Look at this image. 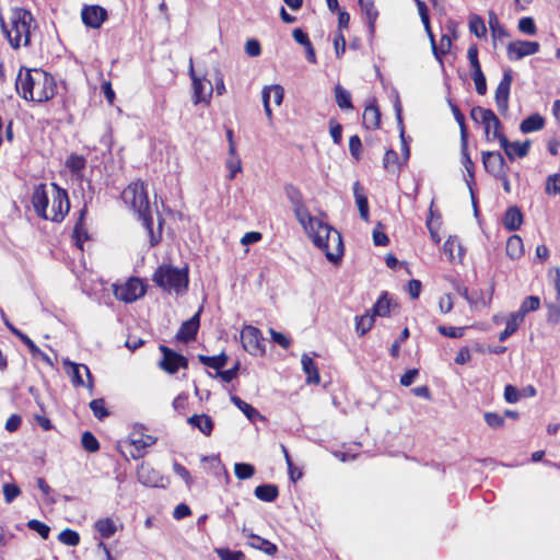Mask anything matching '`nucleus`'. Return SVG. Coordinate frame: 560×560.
<instances>
[{"instance_id": "obj_9", "label": "nucleus", "mask_w": 560, "mask_h": 560, "mask_svg": "<svg viewBox=\"0 0 560 560\" xmlns=\"http://www.w3.org/2000/svg\"><path fill=\"white\" fill-rule=\"evenodd\" d=\"M189 74L192 80V89H194V103H206L209 104L212 92H213V85L212 83L207 80L206 78H199L196 75L194 66H192V59L189 61Z\"/></svg>"}, {"instance_id": "obj_10", "label": "nucleus", "mask_w": 560, "mask_h": 560, "mask_svg": "<svg viewBox=\"0 0 560 560\" xmlns=\"http://www.w3.org/2000/svg\"><path fill=\"white\" fill-rule=\"evenodd\" d=\"M159 349L163 354L162 360L159 362V366L166 373L174 374L179 368L186 369L188 366V360L184 355L173 351L164 345H161Z\"/></svg>"}, {"instance_id": "obj_32", "label": "nucleus", "mask_w": 560, "mask_h": 560, "mask_svg": "<svg viewBox=\"0 0 560 560\" xmlns=\"http://www.w3.org/2000/svg\"><path fill=\"white\" fill-rule=\"evenodd\" d=\"M544 124V118L538 114H534L522 121L520 129L523 133H529L542 129Z\"/></svg>"}, {"instance_id": "obj_3", "label": "nucleus", "mask_w": 560, "mask_h": 560, "mask_svg": "<svg viewBox=\"0 0 560 560\" xmlns=\"http://www.w3.org/2000/svg\"><path fill=\"white\" fill-rule=\"evenodd\" d=\"M2 31L13 49L27 47L31 44L32 32L36 30L33 14L22 8L11 9L8 21H1Z\"/></svg>"}, {"instance_id": "obj_47", "label": "nucleus", "mask_w": 560, "mask_h": 560, "mask_svg": "<svg viewBox=\"0 0 560 560\" xmlns=\"http://www.w3.org/2000/svg\"><path fill=\"white\" fill-rule=\"evenodd\" d=\"M90 408L94 417L97 418L98 420H103L108 416V411L105 407V401L102 398L93 399L90 402Z\"/></svg>"}, {"instance_id": "obj_29", "label": "nucleus", "mask_w": 560, "mask_h": 560, "mask_svg": "<svg viewBox=\"0 0 560 560\" xmlns=\"http://www.w3.org/2000/svg\"><path fill=\"white\" fill-rule=\"evenodd\" d=\"M85 159L77 154H71L66 161V166L80 180L83 178L82 171L85 168Z\"/></svg>"}, {"instance_id": "obj_45", "label": "nucleus", "mask_w": 560, "mask_h": 560, "mask_svg": "<svg viewBox=\"0 0 560 560\" xmlns=\"http://www.w3.org/2000/svg\"><path fill=\"white\" fill-rule=\"evenodd\" d=\"M469 31L479 38L483 37L487 33L483 20L478 15H471L469 19Z\"/></svg>"}, {"instance_id": "obj_12", "label": "nucleus", "mask_w": 560, "mask_h": 560, "mask_svg": "<svg viewBox=\"0 0 560 560\" xmlns=\"http://www.w3.org/2000/svg\"><path fill=\"white\" fill-rule=\"evenodd\" d=\"M539 43L528 40H514L508 45V57L511 60H520L526 56L536 54L539 50Z\"/></svg>"}, {"instance_id": "obj_60", "label": "nucleus", "mask_w": 560, "mask_h": 560, "mask_svg": "<svg viewBox=\"0 0 560 560\" xmlns=\"http://www.w3.org/2000/svg\"><path fill=\"white\" fill-rule=\"evenodd\" d=\"M285 194H287V197L290 200L293 208L303 203L301 192L295 187H293V186L287 187Z\"/></svg>"}, {"instance_id": "obj_56", "label": "nucleus", "mask_w": 560, "mask_h": 560, "mask_svg": "<svg viewBox=\"0 0 560 560\" xmlns=\"http://www.w3.org/2000/svg\"><path fill=\"white\" fill-rule=\"evenodd\" d=\"M518 30L527 35H534L536 34V25L532 18H522L518 21Z\"/></svg>"}, {"instance_id": "obj_46", "label": "nucleus", "mask_w": 560, "mask_h": 560, "mask_svg": "<svg viewBox=\"0 0 560 560\" xmlns=\"http://www.w3.org/2000/svg\"><path fill=\"white\" fill-rule=\"evenodd\" d=\"M234 472L238 479L245 480L254 476L255 468L250 464L236 463L234 466Z\"/></svg>"}, {"instance_id": "obj_49", "label": "nucleus", "mask_w": 560, "mask_h": 560, "mask_svg": "<svg viewBox=\"0 0 560 560\" xmlns=\"http://www.w3.org/2000/svg\"><path fill=\"white\" fill-rule=\"evenodd\" d=\"M489 25L492 32V36L494 38H501L508 36L505 28L500 25L498 18L494 13H490L489 15Z\"/></svg>"}, {"instance_id": "obj_42", "label": "nucleus", "mask_w": 560, "mask_h": 560, "mask_svg": "<svg viewBox=\"0 0 560 560\" xmlns=\"http://www.w3.org/2000/svg\"><path fill=\"white\" fill-rule=\"evenodd\" d=\"M471 78L475 82L476 92L480 95H485L487 92V82L481 67L471 69Z\"/></svg>"}, {"instance_id": "obj_14", "label": "nucleus", "mask_w": 560, "mask_h": 560, "mask_svg": "<svg viewBox=\"0 0 560 560\" xmlns=\"http://www.w3.org/2000/svg\"><path fill=\"white\" fill-rule=\"evenodd\" d=\"M83 23L91 28H100L107 19V12L100 5H84L81 11Z\"/></svg>"}, {"instance_id": "obj_50", "label": "nucleus", "mask_w": 560, "mask_h": 560, "mask_svg": "<svg viewBox=\"0 0 560 560\" xmlns=\"http://www.w3.org/2000/svg\"><path fill=\"white\" fill-rule=\"evenodd\" d=\"M493 139H498L500 141L501 148L504 150L508 158L512 161L513 160V153H512V143L508 140V138L500 131L499 129H494L493 132Z\"/></svg>"}, {"instance_id": "obj_55", "label": "nucleus", "mask_w": 560, "mask_h": 560, "mask_svg": "<svg viewBox=\"0 0 560 560\" xmlns=\"http://www.w3.org/2000/svg\"><path fill=\"white\" fill-rule=\"evenodd\" d=\"M546 192L548 195L560 194V174L548 176L546 180Z\"/></svg>"}, {"instance_id": "obj_36", "label": "nucleus", "mask_w": 560, "mask_h": 560, "mask_svg": "<svg viewBox=\"0 0 560 560\" xmlns=\"http://www.w3.org/2000/svg\"><path fill=\"white\" fill-rule=\"evenodd\" d=\"M374 315L366 312L364 315L355 317V330L360 336L365 335L374 325Z\"/></svg>"}, {"instance_id": "obj_33", "label": "nucleus", "mask_w": 560, "mask_h": 560, "mask_svg": "<svg viewBox=\"0 0 560 560\" xmlns=\"http://www.w3.org/2000/svg\"><path fill=\"white\" fill-rule=\"evenodd\" d=\"M523 322L524 320L521 318V315H516L515 313L510 314V316L506 319V325H505L504 330L499 335V340L500 341L506 340L510 336H512L517 330V328L520 327V325Z\"/></svg>"}, {"instance_id": "obj_19", "label": "nucleus", "mask_w": 560, "mask_h": 560, "mask_svg": "<svg viewBox=\"0 0 560 560\" xmlns=\"http://www.w3.org/2000/svg\"><path fill=\"white\" fill-rule=\"evenodd\" d=\"M139 482L147 487H159L162 485V476L149 465L141 464L137 470Z\"/></svg>"}, {"instance_id": "obj_48", "label": "nucleus", "mask_w": 560, "mask_h": 560, "mask_svg": "<svg viewBox=\"0 0 560 560\" xmlns=\"http://www.w3.org/2000/svg\"><path fill=\"white\" fill-rule=\"evenodd\" d=\"M81 443L88 452H96L100 448V443L96 438L89 431L84 432L81 438Z\"/></svg>"}, {"instance_id": "obj_26", "label": "nucleus", "mask_w": 560, "mask_h": 560, "mask_svg": "<svg viewBox=\"0 0 560 560\" xmlns=\"http://www.w3.org/2000/svg\"><path fill=\"white\" fill-rule=\"evenodd\" d=\"M187 421L191 427L199 429L205 435H210L213 430V421L207 415H194Z\"/></svg>"}, {"instance_id": "obj_63", "label": "nucleus", "mask_w": 560, "mask_h": 560, "mask_svg": "<svg viewBox=\"0 0 560 560\" xmlns=\"http://www.w3.org/2000/svg\"><path fill=\"white\" fill-rule=\"evenodd\" d=\"M73 237L75 240V244L78 247L82 248V243L88 238V234L83 229V225L80 222H78L73 230Z\"/></svg>"}, {"instance_id": "obj_52", "label": "nucleus", "mask_w": 560, "mask_h": 560, "mask_svg": "<svg viewBox=\"0 0 560 560\" xmlns=\"http://www.w3.org/2000/svg\"><path fill=\"white\" fill-rule=\"evenodd\" d=\"M27 527L32 530H35L38 533V535L43 538V539H47L48 536H49V533H50V528L49 526H47L46 524L37 521V520H31L27 522Z\"/></svg>"}, {"instance_id": "obj_11", "label": "nucleus", "mask_w": 560, "mask_h": 560, "mask_svg": "<svg viewBox=\"0 0 560 560\" xmlns=\"http://www.w3.org/2000/svg\"><path fill=\"white\" fill-rule=\"evenodd\" d=\"M513 81L512 70L504 71L503 77L495 90V104L500 113H506L509 108V96Z\"/></svg>"}, {"instance_id": "obj_44", "label": "nucleus", "mask_w": 560, "mask_h": 560, "mask_svg": "<svg viewBox=\"0 0 560 560\" xmlns=\"http://www.w3.org/2000/svg\"><path fill=\"white\" fill-rule=\"evenodd\" d=\"M58 540L70 547L78 546L80 542V536L77 532L66 528L58 535Z\"/></svg>"}, {"instance_id": "obj_25", "label": "nucleus", "mask_w": 560, "mask_h": 560, "mask_svg": "<svg viewBox=\"0 0 560 560\" xmlns=\"http://www.w3.org/2000/svg\"><path fill=\"white\" fill-rule=\"evenodd\" d=\"M293 211H294V214H295L298 221L300 222V224L304 228V230L306 232L308 231L310 226H312V228L316 226V224H318V222L320 221L319 219L312 217L310 214V212L304 203L294 207Z\"/></svg>"}, {"instance_id": "obj_13", "label": "nucleus", "mask_w": 560, "mask_h": 560, "mask_svg": "<svg viewBox=\"0 0 560 560\" xmlns=\"http://www.w3.org/2000/svg\"><path fill=\"white\" fill-rule=\"evenodd\" d=\"M470 116L472 120L481 122L485 126L488 139H490L491 125H494V129L501 128L499 118L491 109L476 106L471 109Z\"/></svg>"}, {"instance_id": "obj_54", "label": "nucleus", "mask_w": 560, "mask_h": 560, "mask_svg": "<svg viewBox=\"0 0 560 560\" xmlns=\"http://www.w3.org/2000/svg\"><path fill=\"white\" fill-rule=\"evenodd\" d=\"M2 490L7 503L13 502L21 494V489L15 483H4Z\"/></svg>"}, {"instance_id": "obj_18", "label": "nucleus", "mask_w": 560, "mask_h": 560, "mask_svg": "<svg viewBox=\"0 0 560 560\" xmlns=\"http://www.w3.org/2000/svg\"><path fill=\"white\" fill-rule=\"evenodd\" d=\"M65 364L71 368L72 383L75 386H88L89 388L93 387V377L86 365L68 361H66Z\"/></svg>"}, {"instance_id": "obj_51", "label": "nucleus", "mask_w": 560, "mask_h": 560, "mask_svg": "<svg viewBox=\"0 0 560 560\" xmlns=\"http://www.w3.org/2000/svg\"><path fill=\"white\" fill-rule=\"evenodd\" d=\"M483 418L486 423L492 429L502 428L505 423L504 416H501L497 412H486Z\"/></svg>"}, {"instance_id": "obj_43", "label": "nucleus", "mask_w": 560, "mask_h": 560, "mask_svg": "<svg viewBox=\"0 0 560 560\" xmlns=\"http://www.w3.org/2000/svg\"><path fill=\"white\" fill-rule=\"evenodd\" d=\"M462 141V162L464 167L466 168L469 177L474 176V162L471 161L469 153H468V147H467V133L463 135Z\"/></svg>"}, {"instance_id": "obj_34", "label": "nucleus", "mask_w": 560, "mask_h": 560, "mask_svg": "<svg viewBox=\"0 0 560 560\" xmlns=\"http://www.w3.org/2000/svg\"><path fill=\"white\" fill-rule=\"evenodd\" d=\"M279 494L278 488L275 485H260L255 489V495L265 502H272Z\"/></svg>"}, {"instance_id": "obj_58", "label": "nucleus", "mask_w": 560, "mask_h": 560, "mask_svg": "<svg viewBox=\"0 0 560 560\" xmlns=\"http://www.w3.org/2000/svg\"><path fill=\"white\" fill-rule=\"evenodd\" d=\"M529 147H530V142L528 140H526L525 142H513L512 143V153H513V158L514 156H517V158H524L528 154V151H529Z\"/></svg>"}, {"instance_id": "obj_40", "label": "nucleus", "mask_w": 560, "mask_h": 560, "mask_svg": "<svg viewBox=\"0 0 560 560\" xmlns=\"http://www.w3.org/2000/svg\"><path fill=\"white\" fill-rule=\"evenodd\" d=\"M389 310H390V302L389 300L387 299V293L384 292L380 298L378 300L376 301V303L374 304L373 308H372V315L375 316H381V317H384V316H387L389 314Z\"/></svg>"}, {"instance_id": "obj_30", "label": "nucleus", "mask_w": 560, "mask_h": 560, "mask_svg": "<svg viewBox=\"0 0 560 560\" xmlns=\"http://www.w3.org/2000/svg\"><path fill=\"white\" fill-rule=\"evenodd\" d=\"M94 527L100 533V535L106 539L114 536L117 530L115 522L109 517L97 520L94 524Z\"/></svg>"}, {"instance_id": "obj_15", "label": "nucleus", "mask_w": 560, "mask_h": 560, "mask_svg": "<svg viewBox=\"0 0 560 560\" xmlns=\"http://www.w3.org/2000/svg\"><path fill=\"white\" fill-rule=\"evenodd\" d=\"M482 163L488 173L497 176H502L506 172L504 158L500 152L489 151L482 153Z\"/></svg>"}, {"instance_id": "obj_5", "label": "nucleus", "mask_w": 560, "mask_h": 560, "mask_svg": "<svg viewBox=\"0 0 560 560\" xmlns=\"http://www.w3.org/2000/svg\"><path fill=\"white\" fill-rule=\"evenodd\" d=\"M312 238L314 245L323 250L327 259L337 262L343 254V243L341 234L323 221L316 226H310L306 232Z\"/></svg>"}, {"instance_id": "obj_2", "label": "nucleus", "mask_w": 560, "mask_h": 560, "mask_svg": "<svg viewBox=\"0 0 560 560\" xmlns=\"http://www.w3.org/2000/svg\"><path fill=\"white\" fill-rule=\"evenodd\" d=\"M18 94L25 101L47 102L56 93L54 78L42 69L21 68L15 81Z\"/></svg>"}, {"instance_id": "obj_17", "label": "nucleus", "mask_w": 560, "mask_h": 560, "mask_svg": "<svg viewBox=\"0 0 560 560\" xmlns=\"http://www.w3.org/2000/svg\"><path fill=\"white\" fill-rule=\"evenodd\" d=\"M270 94H273V103L277 106H280L283 101L284 90L279 84H272L269 86H265L261 92V98L264 104V109L266 113V116L269 120L272 118V110L270 107Z\"/></svg>"}, {"instance_id": "obj_53", "label": "nucleus", "mask_w": 560, "mask_h": 560, "mask_svg": "<svg viewBox=\"0 0 560 560\" xmlns=\"http://www.w3.org/2000/svg\"><path fill=\"white\" fill-rule=\"evenodd\" d=\"M221 560H245L242 551H233L228 548H220L215 550Z\"/></svg>"}, {"instance_id": "obj_31", "label": "nucleus", "mask_w": 560, "mask_h": 560, "mask_svg": "<svg viewBox=\"0 0 560 560\" xmlns=\"http://www.w3.org/2000/svg\"><path fill=\"white\" fill-rule=\"evenodd\" d=\"M381 114L376 106H366L363 113V124L368 129H376L380 126Z\"/></svg>"}, {"instance_id": "obj_27", "label": "nucleus", "mask_w": 560, "mask_h": 560, "mask_svg": "<svg viewBox=\"0 0 560 560\" xmlns=\"http://www.w3.org/2000/svg\"><path fill=\"white\" fill-rule=\"evenodd\" d=\"M524 254L523 241L518 235H512L506 242V255L511 259H518Z\"/></svg>"}, {"instance_id": "obj_7", "label": "nucleus", "mask_w": 560, "mask_h": 560, "mask_svg": "<svg viewBox=\"0 0 560 560\" xmlns=\"http://www.w3.org/2000/svg\"><path fill=\"white\" fill-rule=\"evenodd\" d=\"M113 292L117 300L132 303L144 295V284L137 278H131L122 284H114Z\"/></svg>"}, {"instance_id": "obj_37", "label": "nucleus", "mask_w": 560, "mask_h": 560, "mask_svg": "<svg viewBox=\"0 0 560 560\" xmlns=\"http://www.w3.org/2000/svg\"><path fill=\"white\" fill-rule=\"evenodd\" d=\"M540 300L538 296L530 295L527 296L521 304L518 311L514 312L516 315H521V318L524 320L527 313L536 311L539 308Z\"/></svg>"}, {"instance_id": "obj_21", "label": "nucleus", "mask_w": 560, "mask_h": 560, "mask_svg": "<svg viewBox=\"0 0 560 560\" xmlns=\"http://www.w3.org/2000/svg\"><path fill=\"white\" fill-rule=\"evenodd\" d=\"M248 545L254 548V549H257V550H260L262 552H265L266 555H269V556H273L277 553L278 551V548L275 544H272L271 541L258 536V535H255L253 533L248 534Z\"/></svg>"}, {"instance_id": "obj_8", "label": "nucleus", "mask_w": 560, "mask_h": 560, "mask_svg": "<svg viewBox=\"0 0 560 560\" xmlns=\"http://www.w3.org/2000/svg\"><path fill=\"white\" fill-rule=\"evenodd\" d=\"M241 341L249 354L262 355L265 353L264 338L258 328L250 325L245 326L241 331Z\"/></svg>"}, {"instance_id": "obj_64", "label": "nucleus", "mask_w": 560, "mask_h": 560, "mask_svg": "<svg viewBox=\"0 0 560 560\" xmlns=\"http://www.w3.org/2000/svg\"><path fill=\"white\" fill-rule=\"evenodd\" d=\"M245 51L249 57H257L261 52L260 44L256 39H248L245 44Z\"/></svg>"}, {"instance_id": "obj_24", "label": "nucleus", "mask_w": 560, "mask_h": 560, "mask_svg": "<svg viewBox=\"0 0 560 560\" xmlns=\"http://www.w3.org/2000/svg\"><path fill=\"white\" fill-rule=\"evenodd\" d=\"M523 223V214L517 207H510L503 218V224L509 231H516Z\"/></svg>"}, {"instance_id": "obj_57", "label": "nucleus", "mask_w": 560, "mask_h": 560, "mask_svg": "<svg viewBox=\"0 0 560 560\" xmlns=\"http://www.w3.org/2000/svg\"><path fill=\"white\" fill-rule=\"evenodd\" d=\"M361 148H362V143H361V139L359 138V136L354 135V136L350 137L349 150H350V153L353 156V159H355L357 161H359L361 158Z\"/></svg>"}, {"instance_id": "obj_62", "label": "nucleus", "mask_w": 560, "mask_h": 560, "mask_svg": "<svg viewBox=\"0 0 560 560\" xmlns=\"http://www.w3.org/2000/svg\"><path fill=\"white\" fill-rule=\"evenodd\" d=\"M173 470L174 472L180 477L184 482L187 485V486H190L192 483V478L190 476V472L179 463H174L173 464Z\"/></svg>"}, {"instance_id": "obj_41", "label": "nucleus", "mask_w": 560, "mask_h": 560, "mask_svg": "<svg viewBox=\"0 0 560 560\" xmlns=\"http://www.w3.org/2000/svg\"><path fill=\"white\" fill-rule=\"evenodd\" d=\"M335 96L337 105L342 109H351V95L345 90L341 85H336L335 88Z\"/></svg>"}, {"instance_id": "obj_59", "label": "nucleus", "mask_w": 560, "mask_h": 560, "mask_svg": "<svg viewBox=\"0 0 560 560\" xmlns=\"http://www.w3.org/2000/svg\"><path fill=\"white\" fill-rule=\"evenodd\" d=\"M409 338V329L408 328H404L399 338L392 345L390 349H389V352L392 354L393 358H398L399 357V351H400V345L401 342H404L406 339Z\"/></svg>"}, {"instance_id": "obj_61", "label": "nucleus", "mask_w": 560, "mask_h": 560, "mask_svg": "<svg viewBox=\"0 0 560 560\" xmlns=\"http://www.w3.org/2000/svg\"><path fill=\"white\" fill-rule=\"evenodd\" d=\"M439 332L448 338H459L463 336L464 328L462 327H447V326H439Z\"/></svg>"}, {"instance_id": "obj_20", "label": "nucleus", "mask_w": 560, "mask_h": 560, "mask_svg": "<svg viewBox=\"0 0 560 560\" xmlns=\"http://www.w3.org/2000/svg\"><path fill=\"white\" fill-rule=\"evenodd\" d=\"M199 328V312L196 313L190 319L184 322L176 335V338L182 341L192 340Z\"/></svg>"}, {"instance_id": "obj_35", "label": "nucleus", "mask_w": 560, "mask_h": 560, "mask_svg": "<svg viewBox=\"0 0 560 560\" xmlns=\"http://www.w3.org/2000/svg\"><path fill=\"white\" fill-rule=\"evenodd\" d=\"M404 161L401 162L398 154L394 150H387L383 159V166L389 173L399 172Z\"/></svg>"}, {"instance_id": "obj_4", "label": "nucleus", "mask_w": 560, "mask_h": 560, "mask_svg": "<svg viewBox=\"0 0 560 560\" xmlns=\"http://www.w3.org/2000/svg\"><path fill=\"white\" fill-rule=\"evenodd\" d=\"M125 203L129 205L142 221L143 226L150 235V244L154 246L160 241V233L158 235L153 232V218L152 209L148 198V191L143 182H136L128 185L121 194Z\"/></svg>"}, {"instance_id": "obj_22", "label": "nucleus", "mask_w": 560, "mask_h": 560, "mask_svg": "<svg viewBox=\"0 0 560 560\" xmlns=\"http://www.w3.org/2000/svg\"><path fill=\"white\" fill-rule=\"evenodd\" d=\"M353 194L355 198V203L360 212V217L362 220L368 222L370 219L368 198L364 195L363 187L360 185L359 182H355L353 185Z\"/></svg>"}, {"instance_id": "obj_39", "label": "nucleus", "mask_w": 560, "mask_h": 560, "mask_svg": "<svg viewBox=\"0 0 560 560\" xmlns=\"http://www.w3.org/2000/svg\"><path fill=\"white\" fill-rule=\"evenodd\" d=\"M198 359L202 364L215 370L222 369L228 362V357L224 353L214 357L200 354Z\"/></svg>"}, {"instance_id": "obj_16", "label": "nucleus", "mask_w": 560, "mask_h": 560, "mask_svg": "<svg viewBox=\"0 0 560 560\" xmlns=\"http://www.w3.org/2000/svg\"><path fill=\"white\" fill-rule=\"evenodd\" d=\"M156 439L152 435L148 434H140V433H132L129 436V443L133 447L132 451H130V456L133 459L141 458L144 453L145 448L155 444Z\"/></svg>"}, {"instance_id": "obj_28", "label": "nucleus", "mask_w": 560, "mask_h": 560, "mask_svg": "<svg viewBox=\"0 0 560 560\" xmlns=\"http://www.w3.org/2000/svg\"><path fill=\"white\" fill-rule=\"evenodd\" d=\"M302 368L307 375V383H319V374L316 363L307 354H303L301 359Z\"/></svg>"}, {"instance_id": "obj_38", "label": "nucleus", "mask_w": 560, "mask_h": 560, "mask_svg": "<svg viewBox=\"0 0 560 560\" xmlns=\"http://www.w3.org/2000/svg\"><path fill=\"white\" fill-rule=\"evenodd\" d=\"M232 402L244 412V415L250 420L255 421L257 418L260 417L259 412L249 404L245 402L237 396L231 397Z\"/></svg>"}, {"instance_id": "obj_23", "label": "nucleus", "mask_w": 560, "mask_h": 560, "mask_svg": "<svg viewBox=\"0 0 560 560\" xmlns=\"http://www.w3.org/2000/svg\"><path fill=\"white\" fill-rule=\"evenodd\" d=\"M359 5L361 8V11L365 15L369 31L371 34H373L375 31V22L378 18V11H377L376 7L374 5V1L373 0H361L359 2Z\"/></svg>"}, {"instance_id": "obj_6", "label": "nucleus", "mask_w": 560, "mask_h": 560, "mask_svg": "<svg viewBox=\"0 0 560 560\" xmlns=\"http://www.w3.org/2000/svg\"><path fill=\"white\" fill-rule=\"evenodd\" d=\"M152 280L165 292L182 295L188 288V267L178 268L163 264L155 270Z\"/></svg>"}, {"instance_id": "obj_1", "label": "nucleus", "mask_w": 560, "mask_h": 560, "mask_svg": "<svg viewBox=\"0 0 560 560\" xmlns=\"http://www.w3.org/2000/svg\"><path fill=\"white\" fill-rule=\"evenodd\" d=\"M32 205L38 217L54 222L62 221L70 210L67 190L56 183L37 185L32 195Z\"/></svg>"}]
</instances>
